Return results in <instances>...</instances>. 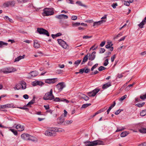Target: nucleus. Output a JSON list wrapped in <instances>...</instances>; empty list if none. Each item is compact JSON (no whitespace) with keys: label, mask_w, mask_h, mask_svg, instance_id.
<instances>
[{"label":"nucleus","mask_w":146,"mask_h":146,"mask_svg":"<svg viewBox=\"0 0 146 146\" xmlns=\"http://www.w3.org/2000/svg\"><path fill=\"white\" fill-rule=\"evenodd\" d=\"M96 53V52L94 51L91 54H90V57L89 58V60L92 61L94 59L95 57V54Z\"/></svg>","instance_id":"obj_14"},{"label":"nucleus","mask_w":146,"mask_h":146,"mask_svg":"<svg viewBox=\"0 0 146 146\" xmlns=\"http://www.w3.org/2000/svg\"><path fill=\"white\" fill-rule=\"evenodd\" d=\"M16 128L18 129L19 131H22L24 130V127L23 126L20 124L17 125L16 126Z\"/></svg>","instance_id":"obj_15"},{"label":"nucleus","mask_w":146,"mask_h":146,"mask_svg":"<svg viewBox=\"0 0 146 146\" xmlns=\"http://www.w3.org/2000/svg\"><path fill=\"white\" fill-rule=\"evenodd\" d=\"M85 69L82 68L80 70L79 73L81 74H82L84 72Z\"/></svg>","instance_id":"obj_59"},{"label":"nucleus","mask_w":146,"mask_h":146,"mask_svg":"<svg viewBox=\"0 0 146 146\" xmlns=\"http://www.w3.org/2000/svg\"><path fill=\"white\" fill-rule=\"evenodd\" d=\"M123 110L122 109H119L117 110L115 112V114L117 115L121 111H123Z\"/></svg>","instance_id":"obj_50"},{"label":"nucleus","mask_w":146,"mask_h":146,"mask_svg":"<svg viewBox=\"0 0 146 146\" xmlns=\"http://www.w3.org/2000/svg\"><path fill=\"white\" fill-rule=\"evenodd\" d=\"M113 9H115L116 8V6H117V3H114L111 5Z\"/></svg>","instance_id":"obj_53"},{"label":"nucleus","mask_w":146,"mask_h":146,"mask_svg":"<svg viewBox=\"0 0 146 146\" xmlns=\"http://www.w3.org/2000/svg\"><path fill=\"white\" fill-rule=\"evenodd\" d=\"M88 55H86L84 56L83 58V59L82 62L81 63V64H84L85 62H86L88 60Z\"/></svg>","instance_id":"obj_26"},{"label":"nucleus","mask_w":146,"mask_h":146,"mask_svg":"<svg viewBox=\"0 0 146 146\" xmlns=\"http://www.w3.org/2000/svg\"><path fill=\"white\" fill-rule=\"evenodd\" d=\"M55 17L59 19H67L68 18L67 15L62 14L56 15Z\"/></svg>","instance_id":"obj_12"},{"label":"nucleus","mask_w":146,"mask_h":146,"mask_svg":"<svg viewBox=\"0 0 146 146\" xmlns=\"http://www.w3.org/2000/svg\"><path fill=\"white\" fill-rule=\"evenodd\" d=\"M138 146H146V142L142 143L138 145Z\"/></svg>","instance_id":"obj_64"},{"label":"nucleus","mask_w":146,"mask_h":146,"mask_svg":"<svg viewBox=\"0 0 146 146\" xmlns=\"http://www.w3.org/2000/svg\"><path fill=\"white\" fill-rule=\"evenodd\" d=\"M100 141H94L92 142L87 141L84 142L85 145L83 146H94L100 145Z\"/></svg>","instance_id":"obj_3"},{"label":"nucleus","mask_w":146,"mask_h":146,"mask_svg":"<svg viewBox=\"0 0 146 146\" xmlns=\"http://www.w3.org/2000/svg\"><path fill=\"white\" fill-rule=\"evenodd\" d=\"M25 56V55H23V56H19L15 59L14 62L19 61L21 59L23 58Z\"/></svg>","instance_id":"obj_21"},{"label":"nucleus","mask_w":146,"mask_h":146,"mask_svg":"<svg viewBox=\"0 0 146 146\" xmlns=\"http://www.w3.org/2000/svg\"><path fill=\"white\" fill-rule=\"evenodd\" d=\"M145 103L143 102L142 104L138 103L135 104V106L138 107L140 108L142 107L144 105Z\"/></svg>","instance_id":"obj_36"},{"label":"nucleus","mask_w":146,"mask_h":146,"mask_svg":"<svg viewBox=\"0 0 146 146\" xmlns=\"http://www.w3.org/2000/svg\"><path fill=\"white\" fill-rule=\"evenodd\" d=\"M76 4H78L79 5L84 7H87V6L83 4L82 2L79 1H77L76 2Z\"/></svg>","instance_id":"obj_22"},{"label":"nucleus","mask_w":146,"mask_h":146,"mask_svg":"<svg viewBox=\"0 0 146 146\" xmlns=\"http://www.w3.org/2000/svg\"><path fill=\"white\" fill-rule=\"evenodd\" d=\"M64 121V119L63 118V115H62L58 119V123L59 124H61L63 123Z\"/></svg>","instance_id":"obj_17"},{"label":"nucleus","mask_w":146,"mask_h":146,"mask_svg":"<svg viewBox=\"0 0 146 146\" xmlns=\"http://www.w3.org/2000/svg\"><path fill=\"white\" fill-rule=\"evenodd\" d=\"M81 98L85 101H87L89 99V98L85 95H83Z\"/></svg>","instance_id":"obj_35"},{"label":"nucleus","mask_w":146,"mask_h":146,"mask_svg":"<svg viewBox=\"0 0 146 146\" xmlns=\"http://www.w3.org/2000/svg\"><path fill=\"white\" fill-rule=\"evenodd\" d=\"M115 58V55L114 54L113 55L111 58V60L112 62H113L114 61V59Z\"/></svg>","instance_id":"obj_55"},{"label":"nucleus","mask_w":146,"mask_h":146,"mask_svg":"<svg viewBox=\"0 0 146 146\" xmlns=\"http://www.w3.org/2000/svg\"><path fill=\"white\" fill-rule=\"evenodd\" d=\"M100 24V21L98 22H95L94 23L93 25V27H98Z\"/></svg>","instance_id":"obj_34"},{"label":"nucleus","mask_w":146,"mask_h":146,"mask_svg":"<svg viewBox=\"0 0 146 146\" xmlns=\"http://www.w3.org/2000/svg\"><path fill=\"white\" fill-rule=\"evenodd\" d=\"M139 131L142 133H146V128L141 127V129H139Z\"/></svg>","instance_id":"obj_25"},{"label":"nucleus","mask_w":146,"mask_h":146,"mask_svg":"<svg viewBox=\"0 0 146 146\" xmlns=\"http://www.w3.org/2000/svg\"><path fill=\"white\" fill-rule=\"evenodd\" d=\"M127 97V95L126 94L124 95L123 96H122L119 99L120 101H122L124 100Z\"/></svg>","instance_id":"obj_47"},{"label":"nucleus","mask_w":146,"mask_h":146,"mask_svg":"<svg viewBox=\"0 0 146 146\" xmlns=\"http://www.w3.org/2000/svg\"><path fill=\"white\" fill-rule=\"evenodd\" d=\"M141 116H144L146 115V110H142L140 113Z\"/></svg>","instance_id":"obj_32"},{"label":"nucleus","mask_w":146,"mask_h":146,"mask_svg":"<svg viewBox=\"0 0 146 146\" xmlns=\"http://www.w3.org/2000/svg\"><path fill=\"white\" fill-rule=\"evenodd\" d=\"M128 134L129 133L127 131H124L121 133L120 136L121 137H124L127 136Z\"/></svg>","instance_id":"obj_29"},{"label":"nucleus","mask_w":146,"mask_h":146,"mask_svg":"<svg viewBox=\"0 0 146 146\" xmlns=\"http://www.w3.org/2000/svg\"><path fill=\"white\" fill-rule=\"evenodd\" d=\"M140 97V98L143 100L146 99V93L145 94L141 95Z\"/></svg>","instance_id":"obj_41"},{"label":"nucleus","mask_w":146,"mask_h":146,"mask_svg":"<svg viewBox=\"0 0 146 146\" xmlns=\"http://www.w3.org/2000/svg\"><path fill=\"white\" fill-rule=\"evenodd\" d=\"M61 46L64 48H67L68 45L66 44V42H64V43H62V44L61 45Z\"/></svg>","instance_id":"obj_42"},{"label":"nucleus","mask_w":146,"mask_h":146,"mask_svg":"<svg viewBox=\"0 0 146 146\" xmlns=\"http://www.w3.org/2000/svg\"><path fill=\"white\" fill-rule=\"evenodd\" d=\"M35 97H34L33 99L28 103L27 106H29V105L33 104L35 102Z\"/></svg>","instance_id":"obj_31"},{"label":"nucleus","mask_w":146,"mask_h":146,"mask_svg":"<svg viewBox=\"0 0 146 146\" xmlns=\"http://www.w3.org/2000/svg\"><path fill=\"white\" fill-rule=\"evenodd\" d=\"M44 13L45 16H48L53 15L54 12L50 11L49 9H45L44 10Z\"/></svg>","instance_id":"obj_9"},{"label":"nucleus","mask_w":146,"mask_h":146,"mask_svg":"<svg viewBox=\"0 0 146 146\" xmlns=\"http://www.w3.org/2000/svg\"><path fill=\"white\" fill-rule=\"evenodd\" d=\"M73 121H72L71 120H68L66 122H65L64 123V125H69L70 124L72 123V122Z\"/></svg>","instance_id":"obj_44"},{"label":"nucleus","mask_w":146,"mask_h":146,"mask_svg":"<svg viewBox=\"0 0 146 146\" xmlns=\"http://www.w3.org/2000/svg\"><path fill=\"white\" fill-rule=\"evenodd\" d=\"M38 74V72L36 71H31L28 74V78H31L37 76Z\"/></svg>","instance_id":"obj_7"},{"label":"nucleus","mask_w":146,"mask_h":146,"mask_svg":"<svg viewBox=\"0 0 146 146\" xmlns=\"http://www.w3.org/2000/svg\"><path fill=\"white\" fill-rule=\"evenodd\" d=\"M37 31L40 34H43L48 36H49L50 35L48 31L44 29L38 28H37Z\"/></svg>","instance_id":"obj_4"},{"label":"nucleus","mask_w":146,"mask_h":146,"mask_svg":"<svg viewBox=\"0 0 146 146\" xmlns=\"http://www.w3.org/2000/svg\"><path fill=\"white\" fill-rule=\"evenodd\" d=\"M100 113V110H99L96 112L94 115H91L90 116L91 118H93L95 117L96 115H98V114Z\"/></svg>","instance_id":"obj_40"},{"label":"nucleus","mask_w":146,"mask_h":146,"mask_svg":"<svg viewBox=\"0 0 146 146\" xmlns=\"http://www.w3.org/2000/svg\"><path fill=\"white\" fill-rule=\"evenodd\" d=\"M29 138V140H30L33 142L37 141V139L36 137L31 135Z\"/></svg>","instance_id":"obj_28"},{"label":"nucleus","mask_w":146,"mask_h":146,"mask_svg":"<svg viewBox=\"0 0 146 146\" xmlns=\"http://www.w3.org/2000/svg\"><path fill=\"white\" fill-rule=\"evenodd\" d=\"M40 46V44L36 40H34V47L36 48H39Z\"/></svg>","instance_id":"obj_19"},{"label":"nucleus","mask_w":146,"mask_h":146,"mask_svg":"<svg viewBox=\"0 0 146 146\" xmlns=\"http://www.w3.org/2000/svg\"><path fill=\"white\" fill-rule=\"evenodd\" d=\"M37 82V81H35L32 82V85L33 86H35L37 85V82Z\"/></svg>","instance_id":"obj_54"},{"label":"nucleus","mask_w":146,"mask_h":146,"mask_svg":"<svg viewBox=\"0 0 146 146\" xmlns=\"http://www.w3.org/2000/svg\"><path fill=\"white\" fill-rule=\"evenodd\" d=\"M107 15H105L104 16V17H102L101 18V23H104L106 22L107 18Z\"/></svg>","instance_id":"obj_27"},{"label":"nucleus","mask_w":146,"mask_h":146,"mask_svg":"<svg viewBox=\"0 0 146 146\" xmlns=\"http://www.w3.org/2000/svg\"><path fill=\"white\" fill-rule=\"evenodd\" d=\"M54 101L55 102H65L67 103H69V101L64 98H59L56 97L54 100Z\"/></svg>","instance_id":"obj_11"},{"label":"nucleus","mask_w":146,"mask_h":146,"mask_svg":"<svg viewBox=\"0 0 146 146\" xmlns=\"http://www.w3.org/2000/svg\"><path fill=\"white\" fill-rule=\"evenodd\" d=\"M37 85H38L41 86L44 84V83L40 81H37Z\"/></svg>","instance_id":"obj_45"},{"label":"nucleus","mask_w":146,"mask_h":146,"mask_svg":"<svg viewBox=\"0 0 146 146\" xmlns=\"http://www.w3.org/2000/svg\"><path fill=\"white\" fill-rule=\"evenodd\" d=\"M81 61V60H78L77 61H75L74 62V64H76L77 66H78L80 63Z\"/></svg>","instance_id":"obj_49"},{"label":"nucleus","mask_w":146,"mask_h":146,"mask_svg":"<svg viewBox=\"0 0 146 146\" xmlns=\"http://www.w3.org/2000/svg\"><path fill=\"white\" fill-rule=\"evenodd\" d=\"M53 128H51L50 129L46 131L45 132V134L47 136H54L56 135V133L53 130Z\"/></svg>","instance_id":"obj_5"},{"label":"nucleus","mask_w":146,"mask_h":146,"mask_svg":"<svg viewBox=\"0 0 146 146\" xmlns=\"http://www.w3.org/2000/svg\"><path fill=\"white\" fill-rule=\"evenodd\" d=\"M57 41L58 42V43L59 44H60V45L62 44V43H64V41L63 40H62L61 39H58L57 40Z\"/></svg>","instance_id":"obj_46"},{"label":"nucleus","mask_w":146,"mask_h":146,"mask_svg":"<svg viewBox=\"0 0 146 146\" xmlns=\"http://www.w3.org/2000/svg\"><path fill=\"white\" fill-rule=\"evenodd\" d=\"M108 64V59L107 58L104 61L103 65L105 66H107Z\"/></svg>","instance_id":"obj_48"},{"label":"nucleus","mask_w":146,"mask_h":146,"mask_svg":"<svg viewBox=\"0 0 146 146\" xmlns=\"http://www.w3.org/2000/svg\"><path fill=\"white\" fill-rule=\"evenodd\" d=\"M100 90L98 88H96L91 92L88 93V95L90 97H93L95 96L96 94L98 93Z\"/></svg>","instance_id":"obj_6"},{"label":"nucleus","mask_w":146,"mask_h":146,"mask_svg":"<svg viewBox=\"0 0 146 146\" xmlns=\"http://www.w3.org/2000/svg\"><path fill=\"white\" fill-rule=\"evenodd\" d=\"M108 44L106 45V48L108 49L110 48V47L113 45V44L111 42H108Z\"/></svg>","instance_id":"obj_30"},{"label":"nucleus","mask_w":146,"mask_h":146,"mask_svg":"<svg viewBox=\"0 0 146 146\" xmlns=\"http://www.w3.org/2000/svg\"><path fill=\"white\" fill-rule=\"evenodd\" d=\"M12 3L13 4L14 3V2H8L4 3L3 5L4 7H8L9 5L11 4V3Z\"/></svg>","instance_id":"obj_23"},{"label":"nucleus","mask_w":146,"mask_h":146,"mask_svg":"<svg viewBox=\"0 0 146 146\" xmlns=\"http://www.w3.org/2000/svg\"><path fill=\"white\" fill-rule=\"evenodd\" d=\"M65 86L63 82L59 83L56 85L57 88L60 92L61 91Z\"/></svg>","instance_id":"obj_10"},{"label":"nucleus","mask_w":146,"mask_h":146,"mask_svg":"<svg viewBox=\"0 0 146 146\" xmlns=\"http://www.w3.org/2000/svg\"><path fill=\"white\" fill-rule=\"evenodd\" d=\"M19 3H25L27 2L28 0H17Z\"/></svg>","instance_id":"obj_56"},{"label":"nucleus","mask_w":146,"mask_h":146,"mask_svg":"<svg viewBox=\"0 0 146 146\" xmlns=\"http://www.w3.org/2000/svg\"><path fill=\"white\" fill-rule=\"evenodd\" d=\"M18 108H19V109H21L27 111H29V109L27 108H24V107H17Z\"/></svg>","instance_id":"obj_52"},{"label":"nucleus","mask_w":146,"mask_h":146,"mask_svg":"<svg viewBox=\"0 0 146 146\" xmlns=\"http://www.w3.org/2000/svg\"><path fill=\"white\" fill-rule=\"evenodd\" d=\"M91 105V104L90 103L89 104H84L82 105V107L81 108H86L89 106H90Z\"/></svg>","instance_id":"obj_33"},{"label":"nucleus","mask_w":146,"mask_h":146,"mask_svg":"<svg viewBox=\"0 0 146 146\" xmlns=\"http://www.w3.org/2000/svg\"><path fill=\"white\" fill-rule=\"evenodd\" d=\"M126 37V36H124L123 37H122L118 41L119 42H120L121 41L124 40V39H125Z\"/></svg>","instance_id":"obj_61"},{"label":"nucleus","mask_w":146,"mask_h":146,"mask_svg":"<svg viewBox=\"0 0 146 146\" xmlns=\"http://www.w3.org/2000/svg\"><path fill=\"white\" fill-rule=\"evenodd\" d=\"M145 23L146 21H145V20H143L140 24L138 25V26L140 28H142L143 27V26L145 25Z\"/></svg>","instance_id":"obj_24"},{"label":"nucleus","mask_w":146,"mask_h":146,"mask_svg":"<svg viewBox=\"0 0 146 146\" xmlns=\"http://www.w3.org/2000/svg\"><path fill=\"white\" fill-rule=\"evenodd\" d=\"M44 100H52L54 99V97L52 94V90L51 89L50 92L46 93L43 97Z\"/></svg>","instance_id":"obj_1"},{"label":"nucleus","mask_w":146,"mask_h":146,"mask_svg":"<svg viewBox=\"0 0 146 146\" xmlns=\"http://www.w3.org/2000/svg\"><path fill=\"white\" fill-rule=\"evenodd\" d=\"M30 135L28 134L23 133L22 134L21 137L23 139L26 140H29V137Z\"/></svg>","instance_id":"obj_13"},{"label":"nucleus","mask_w":146,"mask_h":146,"mask_svg":"<svg viewBox=\"0 0 146 146\" xmlns=\"http://www.w3.org/2000/svg\"><path fill=\"white\" fill-rule=\"evenodd\" d=\"M23 97L25 99L29 98V96L27 94H25L23 96Z\"/></svg>","instance_id":"obj_62"},{"label":"nucleus","mask_w":146,"mask_h":146,"mask_svg":"<svg viewBox=\"0 0 146 146\" xmlns=\"http://www.w3.org/2000/svg\"><path fill=\"white\" fill-rule=\"evenodd\" d=\"M77 19V17L76 16H72V17L71 19L72 20H75Z\"/></svg>","instance_id":"obj_58"},{"label":"nucleus","mask_w":146,"mask_h":146,"mask_svg":"<svg viewBox=\"0 0 146 146\" xmlns=\"http://www.w3.org/2000/svg\"><path fill=\"white\" fill-rule=\"evenodd\" d=\"M111 86L110 82H108L103 85L102 88L103 89H105L108 88Z\"/></svg>","instance_id":"obj_16"},{"label":"nucleus","mask_w":146,"mask_h":146,"mask_svg":"<svg viewBox=\"0 0 146 146\" xmlns=\"http://www.w3.org/2000/svg\"><path fill=\"white\" fill-rule=\"evenodd\" d=\"M80 24V23H76L72 24V26L73 27H75L76 26H79Z\"/></svg>","instance_id":"obj_51"},{"label":"nucleus","mask_w":146,"mask_h":146,"mask_svg":"<svg viewBox=\"0 0 146 146\" xmlns=\"http://www.w3.org/2000/svg\"><path fill=\"white\" fill-rule=\"evenodd\" d=\"M9 130L11 131L15 135H17L18 133L17 132L13 129H10Z\"/></svg>","instance_id":"obj_39"},{"label":"nucleus","mask_w":146,"mask_h":146,"mask_svg":"<svg viewBox=\"0 0 146 146\" xmlns=\"http://www.w3.org/2000/svg\"><path fill=\"white\" fill-rule=\"evenodd\" d=\"M63 71L61 70H58L56 71V73L58 74H60Z\"/></svg>","instance_id":"obj_60"},{"label":"nucleus","mask_w":146,"mask_h":146,"mask_svg":"<svg viewBox=\"0 0 146 146\" xmlns=\"http://www.w3.org/2000/svg\"><path fill=\"white\" fill-rule=\"evenodd\" d=\"M16 71L15 68L13 67H8L5 68L0 70L1 72L4 74H8Z\"/></svg>","instance_id":"obj_2"},{"label":"nucleus","mask_w":146,"mask_h":146,"mask_svg":"<svg viewBox=\"0 0 146 146\" xmlns=\"http://www.w3.org/2000/svg\"><path fill=\"white\" fill-rule=\"evenodd\" d=\"M92 37V36H88L86 35V36H84L83 37V38L84 39H88L89 38H91Z\"/></svg>","instance_id":"obj_57"},{"label":"nucleus","mask_w":146,"mask_h":146,"mask_svg":"<svg viewBox=\"0 0 146 146\" xmlns=\"http://www.w3.org/2000/svg\"><path fill=\"white\" fill-rule=\"evenodd\" d=\"M135 82L133 83V84H130L128 86H127L125 88V89L126 90H128L130 89V88L131 87H132L135 84Z\"/></svg>","instance_id":"obj_43"},{"label":"nucleus","mask_w":146,"mask_h":146,"mask_svg":"<svg viewBox=\"0 0 146 146\" xmlns=\"http://www.w3.org/2000/svg\"><path fill=\"white\" fill-rule=\"evenodd\" d=\"M124 4L125 5L128 6L130 5V3H129L128 1H125Z\"/></svg>","instance_id":"obj_63"},{"label":"nucleus","mask_w":146,"mask_h":146,"mask_svg":"<svg viewBox=\"0 0 146 146\" xmlns=\"http://www.w3.org/2000/svg\"><path fill=\"white\" fill-rule=\"evenodd\" d=\"M21 86L23 89H25L26 88V83L23 81H21L20 83Z\"/></svg>","instance_id":"obj_20"},{"label":"nucleus","mask_w":146,"mask_h":146,"mask_svg":"<svg viewBox=\"0 0 146 146\" xmlns=\"http://www.w3.org/2000/svg\"><path fill=\"white\" fill-rule=\"evenodd\" d=\"M117 130L115 131L116 132L121 131L125 129V128L124 127H122L120 129H119V128L117 127Z\"/></svg>","instance_id":"obj_38"},{"label":"nucleus","mask_w":146,"mask_h":146,"mask_svg":"<svg viewBox=\"0 0 146 146\" xmlns=\"http://www.w3.org/2000/svg\"><path fill=\"white\" fill-rule=\"evenodd\" d=\"M57 80V78L48 79L45 80V82L46 83L48 84H53L56 82Z\"/></svg>","instance_id":"obj_8"},{"label":"nucleus","mask_w":146,"mask_h":146,"mask_svg":"<svg viewBox=\"0 0 146 146\" xmlns=\"http://www.w3.org/2000/svg\"><path fill=\"white\" fill-rule=\"evenodd\" d=\"M8 44L7 43L5 42L2 41H0V47H2L3 45H7Z\"/></svg>","instance_id":"obj_37"},{"label":"nucleus","mask_w":146,"mask_h":146,"mask_svg":"<svg viewBox=\"0 0 146 146\" xmlns=\"http://www.w3.org/2000/svg\"><path fill=\"white\" fill-rule=\"evenodd\" d=\"M54 131L56 132H60L64 131V130L62 128H59L57 127H53Z\"/></svg>","instance_id":"obj_18"}]
</instances>
